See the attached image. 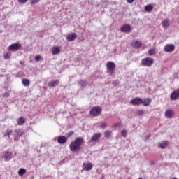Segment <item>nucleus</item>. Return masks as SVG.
Here are the masks:
<instances>
[{"label": "nucleus", "instance_id": "f257e3e1", "mask_svg": "<svg viewBox=\"0 0 179 179\" xmlns=\"http://www.w3.org/2000/svg\"><path fill=\"white\" fill-rule=\"evenodd\" d=\"M84 142L85 140H83L82 137H78L73 141L69 145L71 152H78L80 150V147L83 145Z\"/></svg>", "mask_w": 179, "mask_h": 179}, {"label": "nucleus", "instance_id": "f03ea898", "mask_svg": "<svg viewBox=\"0 0 179 179\" xmlns=\"http://www.w3.org/2000/svg\"><path fill=\"white\" fill-rule=\"evenodd\" d=\"M106 68L110 75L113 74L114 71H115V63H114V62H108L106 64Z\"/></svg>", "mask_w": 179, "mask_h": 179}, {"label": "nucleus", "instance_id": "7ed1b4c3", "mask_svg": "<svg viewBox=\"0 0 179 179\" xmlns=\"http://www.w3.org/2000/svg\"><path fill=\"white\" fill-rule=\"evenodd\" d=\"M153 58L152 57H146L141 60V64L143 66H152L153 65Z\"/></svg>", "mask_w": 179, "mask_h": 179}, {"label": "nucleus", "instance_id": "20e7f679", "mask_svg": "<svg viewBox=\"0 0 179 179\" xmlns=\"http://www.w3.org/2000/svg\"><path fill=\"white\" fill-rule=\"evenodd\" d=\"M101 107L100 106H95L93 107L90 110L91 115H93L94 117H97V115H100L101 114Z\"/></svg>", "mask_w": 179, "mask_h": 179}, {"label": "nucleus", "instance_id": "39448f33", "mask_svg": "<svg viewBox=\"0 0 179 179\" xmlns=\"http://www.w3.org/2000/svg\"><path fill=\"white\" fill-rule=\"evenodd\" d=\"M20 48H22V44L17 43H13L8 47L10 51H19Z\"/></svg>", "mask_w": 179, "mask_h": 179}, {"label": "nucleus", "instance_id": "423d86ee", "mask_svg": "<svg viewBox=\"0 0 179 179\" xmlns=\"http://www.w3.org/2000/svg\"><path fill=\"white\" fill-rule=\"evenodd\" d=\"M143 103V100L139 97L134 98L131 101V104H132V106H141V104Z\"/></svg>", "mask_w": 179, "mask_h": 179}, {"label": "nucleus", "instance_id": "0eeeda50", "mask_svg": "<svg viewBox=\"0 0 179 179\" xmlns=\"http://www.w3.org/2000/svg\"><path fill=\"white\" fill-rule=\"evenodd\" d=\"M132 30V28L131 27V25L126 24L121 27L120 31L122 33H129Z\"/></svg>", "mask_w": 179, "mask_h": 179}, {"label": "nucleus", "instance_id": "6e6552de", "mask_svg": "<svg viewBox=\"0 0 179 179\" xmlns=\"http://www.w3.org/2000/svg\"><path fill=\"white\" fill-rule=\"evenodd\" d=\"M2 159H5V162H9L12 159V152L9 151H5L1 156Z\"/></svg>", "mask_w": 179, "mask_h": 179}, {"label": "nucleus", "instance_id": "1a4fd4ad", "mask_svg": "<svg viewBox=\"0 0 179 179\" xmlns=\"http://www.w3.org/2000/svg\"><path fill=\"white\" fill-rule=\"evenodd\" d=\"M176 48V46L173 44H167L164 46L165 52H173Z\"/></svg>", "mask_w": 179, "mask_h": 179}, {"label": "nucleus", "instance_id": "9d476101", "mask_svg": "<svg viewBox=\"0 0 179 179\" xmlns=\"http://www.w3.org/2000/svg\"><path fill=\"white\" fill-rule=\"evenodd\" d=\"M57 142L59 145H65V143L68 142V138L64 136H59L57 137Z\"/></svg>", "mask_w": 179, "mask_h": 179}, {"label": "nucleus", "instance_id": "9b49d317", "mask_svg": "<svg viewBox=\"0 0 179 179\" xmlns=\"http://www.w3.org/2000/svg\"><path fill=\"white\" fill-rule=\"evenodd\" d=\"M179 97V89L174 90L170 96L171 100H177Z\"/></svg>", "mask_w": 179, "mask_h": 179}, {"label": "nucleus", "instance_id": "f8f14e48", "mask_svg": "<svg viewBox=\"0 0 179 179\" xmlns=\"http://www.w3.org/2000/svg\"><path fill=\"white\" fill-rule=\"evenodd\" d=\"M77 37L78 35L76 33L69 34L66 36V40L67 41H73Z\"/></svg>", "mask_w": 179, "mask_h": 179}, {"label": "nucleus", "instance_id": "ddd939ff", "mask_svg": "<svg viewBox=\"0 0 179 179\" xmlns=\"http://www.w3.org/2000/svg\"><path fill=\"white\" fill-rule=\"evenodd\" d=\"M101 138V133H96L90 140V142H97Z\"/></svg>", "mask_w": 179, "mask_h": 179}, {"label": "nucleus", "instance_id": "4468645a", "mask_svg": "<svg viewBox=\"0 0 179 179\" xmlns=\"http://www.w3.org/2000/svg\"><path fill=\"white\" fill-rule=\"evenodd\" d=\"M162 26L164 29H168L170 27V20L169 19H164L162 22Z\"/></svg>", "mask_w": 179, "mask_h": 179}, {"label": "nucleus", "instance_id": "2eb2a0df", "mask_svg": "<svg viewBox=\"0 0 179 179\" xmlns=\"http://www.w3.org/2000/svg\"><path fill=\"white\" fill-rule=\"evenodd\" d=\"M173 115H174V111H173L172 110H167L165 112V117H166V118H173Z\"/></svg>", "mask_w": 179, "mask_h": 179}, {"label": "nucleus", "instance_id": "dca6fc26", "mask_svg": "<svg viewBox=\"0 0 179 179\" xmlns=\"http://www.w3.org/2000/svg\"><path fill=\"white\" fill-rule=\"evenodd\" d=\"M15 132L17 136H18L19 138H20L24 135V131H23V129H17L15 130Z\"/></svg>", "mask_w": 179, "mask_h": 179}, {"label": "nucleus", "instance_id": "f3484780", "mask_svg": "<svg viewBox=\"0 0 179 179\" xmlns=\"http://www.w3.org/2000/svg\"><path fill=\"white\" fill-rule=\"evenodd\" d=\"M59 52H61V49L59 47L55 46L52 48V54L53 55H57V54H59Z\"/></svg>", "mask_w": 179, "mask_h": 179}, {"label": "nucleus", "instance_id": "a211bd4d", "mask_svg": "<svg viewBox=\"0 0 179 179\" xmlns=\"http://www.w3.org/2000/svg\"><path fill=\"white\" fill-rule=\"evenodd\" d=\"M169 146V141H162L161 143L159 144V148L161 149H166Z\"/></svg>", "mask_w": 179, "mask_h": 179}, {"label": "nucleus", "instance_id": "6ab92c4d", "mask_svg": "<svg viewBox=\"0 0 179 179\" xmlns=\"http://www.w3.org/2000/svg\"><path fill=\"white\" fill-rule=\"evenodd\" d=\"M59 83V80H56L54 81H50L48 83V86L50 87H55L57 86V85H58Z\"/></svg>", "mask_w": 179, "mask_h": 179}, {"label": "nucleus", "instance_id": "aec40b11", "mask_svg": "<svg viewBox=\"0 0 179 179\" xmlns=\"http://www.w3.org/2000/svg\"><path fill=\"white\" fill-rule=\"evenodd\" d=\"M134 48H141L142 47V42L141 41H136L133 43Z\"/></svg>", "mask_w": 179, "mask_h": 179}, {"label": "nucleus", "instance_id": "412c9836", "mask_svg": "<svg viewBox=\"0 0 179 179\" xmlns=\"http://www.w3.org/2000/svg\"><path fill=\"white\" fill-rule=\"evenodd\" d=\"M83 166L85 167L86 171H90L92 170V163L89 162L88 164L84 163Z\"/></svg>", "mask_w": 179, "mask_h": 179}, {"label": "nucleus", "instance_id": "4be33fe9", "mask_svg": "<svg viewBox=\"0 0 179 179\" xmlns=\"http://www.w3.org/2000/svg\"><path fill=\"white\" fill-rule=\"evenodd\" d=\"M145 12L150 13V12H152V10H153V6L151 4H148V5L145 6Z\"/></svg>", "mask_w": 179, "mask_h": 179}, {"label": "nucleus", "instance_id": "5701e85b", "mask_svg": "<svg viewBox=\"0 0 179 179\" xmlns=\"http://www.w3.org/2000/svg\"><path fill=\"white\" fill-rule=\"evenodd\" d=\"M150 103H152V99H150V98H147L146 99L143 101V104L145 107H148V106H149V104H150Z\"/></svg>", "mask_w": 179, "mask_h": 179}, {"label": "nucleus", "instance_id": "b1692460", "mask_svg": "<svg viewBox=\"0 0 179 179\" xmlns=\"http://www.w3.org/2000/svg\"><path fill=\"white\" fill-rule=\"evenodd\" d=\"M26 169H23V168H20L18 171V175L22 177V176H24V174H26Z\"/></svg>", "mask_w": 179, "mask_h": 179}, {"label": "nucleus", "instance_id": "393cba45", "mask_svg": "<svg viewBox=\"0 0 179 179\" xmlns=\"http://www.w3.org/2000/svg\"><path fill=\"white\" fill-rule=\"evenodd\" d=\"M22 85L24 86H26V87L29 86L30 85V80L29 79L24 78L22 80Z\"/></svg>", "mask_w": 179, "mask_h": 179}, {"label": "nucleus", "instance_id": "a878e982", "mask_svg": "<svg viewBox=\"0 0 179 179\" xmlns=\"http://www.w3.org/2000/svg\"><path fill=\"white\" fill-rule=\"evenodd\" d=\"M79 85L80 86H81L82 87H86V86H87V82H86V80H81L79 82Z\"/></svg>", "mask_w": 179, "mask_h": 179}, {"label": "nucleus", "instance_id": "bb28decb", "mask_svg": "<svg viewBox=\"0 0 179 179\" xmlns=\"http://www.w3.org/2000/svg\"><path fill=\"white\" fill-rule=\"evenodd\" d=\"M13 131L10 129H7V131L3 134V137L6 138V136H8L10 138V135L12 134Z\"/></svg>", "mask_w": 179, "mask_h": 179}, {"label": "nucleus", "instance_id": "cd10ccee", "mask_svg": "<svg viewBox=\"0 0 179 179\" xmlns=\"http://www.w3.org/2000/svg\"><path fill=\"white\" fill-rule=\"evenodd\" d=\"M17 121L18 125H22V124H24V122H25L24 118H23V117L18 118L17 120Z\"/></svg>", "mask_w": 179, "mask_h": 179}, {"label": "nucleus", "instance_id": "c85d7f7f", "mask_svg": "<svg viewBox=\"0 0 179 179\" xmlns=\"http://www.w3.org/2000/svg\"><path fill=\"white\" fill-rule=\"evenodd\" d=\"M111 134H113L112 131H105V138H110V136H111Z\"/></svg>", "mask_w": 179, "mask_h": 179}, {"label": "nucleus", "instance_id": "c756f323", "mask_svg": "<svg viewBox=\"0 0 179 179\" xmlns=\"http://www.w3.org/2000/svg\"><path fill=\"white\" fill-rule=\"evenodd\" d=\"M101 128H102V129H106V128H107V123L102 122H101Z\"/></svg>", "mask_w": 179, "mask_h": 179}, {"label": "nucleus", "instance_id": "7c9ffc66", "mask_svg": "<svg viewBox=\"0 0 179 179\" xmlns=\"http://www.w3.org/2000/svg\"><path fill=\"white\" fill-rule=\"evenodd\" d=\"M127 134H128V131L125 129H124L121 131V135H122V136H124V138H127Z\"/></svg>", "mask_w": 179, "mask_h": 179}, {"label": "nucleus", "instance_id": "2f4dec72", "mask_svg": "<svg viewBox=\"0 0 179 179\" xmlns=\"http://www.w3.org/2000/svg\"><path fill=\"white\" fill-rule=\"evenodd\" d=\"M40 0H31V5H36V3H38Z\"/></svg>", "mask_w": 179, "mask_h": 179}, {"label": "nucleus", "instance_id": "473e14b6", "mask_svg": "<svg viewBox=\"0 0 179 179\" xmlns=\"http://www.w3.org/2000/svg\"><path fill=\"white\" fill-rule=\"evenodd\" d=\"M155 51V49H150L149 51H148V55H154Z\"/></svg>", "mask_w": 179, "mask_h": 179}, {"label": "nucleus", "instance_id": "72a5a7b5", "mask_svg": "<svg viewBox=\"0 0 179 179\" xmlns=\"http://www.w3.org/2000/svg\"><path fill=\"white\" fill-rule=\"evenodd\" d=\"M137 114L138 115H143V114H145V112L143 110H138Z\"/></svg>", "mask_w": 179, "mask_h": 179}, {"label": "nucleus", "instance_id": "f704fd0d", "mask_svg": "<svg viewBox=\"0 0 179 179\" xmlns=\"http://www.w3.org/2000/svg\"><path fill=\"white\" fill-rule=\"evenodd\" d=\"M112 83L114 85V86H117V85H120V82H118V80H113Z\"/></svg>", "mask_w": 179, "mask_h": 179}, {"label": "nucleus", "instance_id": "c9c22d12", "mask_svg": "<svg viewBox=\"0 0 179 179\" xmlns=\"http://www.w3.org/2000/svg\"><path fill=\"white\" fill-rule=\"evenodd\" d=\"M150 134H148L147 136H145L144 141L146 142L147 141H149L150 139Z\"/></svg>", "mask_w": 179, "mask_h": 179}, {"label": "nucleus", "instance_id": "e433bc0d", "mask_svg": "<svg viewBox=\"0 0 179 179\" xmlns=\"http://www.w3.org/2000/svg\"><path fill=\"white\" fill-rule=\"evenodd\" d=\"M41 59V56L40 55H36L35 57V61H40Z\"/></svg>", "mask_w": 179, "mask_h": 179}, {"label": "nucleus", "instance_id": "4c0bfd02", "mask_svg": "<svg viewBox=\"0 0 179 179\" xmlns=\"http://www.w3.org/2000/svg\"><path fill=\"white\" fill-rule=\"evenodd\" d=\"M3 97L8 98L9 96V93L8 92H5L2 94Z\"/></svg>", "mask_w": 179, "mask_h": 179}, {"label": "nucleus", "instance_id": "58836bf2", "mask_svg": "<svg viewBox=\"0 0 179 179\" xmlns=\"http://www.w3.org/2000/svg\"><path fill=\"white\" fill-rule=\"evenodd\" d=\"M121 125V124L120 123H116L113 125V128H118V127H120Z\"/></svg>", "mask_w": 179, "mask_h": 179}, {"label": "nucleus", "instance_id": "ea45409f", "mask_svg": "<svg viewBox=\"0 0 179 179\" xmlns=\"http://www.w3.org/2000/svg\"><path fill=\"white\" fill-rule=\"evenodd\" d=\"M20 3H26L27 2V0H18Z\"/></svg>", "mask_w": 179, "mask_h": 179}, {"label": "nucleus", "instance_id": "a19ab883", "mask_svg": "<svg viewBox=\"0 0 179 179\" xmlns=\"http://www.w3.org/2000/svg\"><path fill=\"white\" fill-rule=\"evenodd\" d=\"M4 58H5V59H9V54L6 53V54L4 55Z\"/></svg>", "mask_w": 179, "mask_h": 179}, {"label": "nucleus", "instance_id": "79ce46f5", "mask_svg": "<svg viewBox=\"0 0 179 179\" xmlns=\"http://www.w3.org/2000/svg\"><path fill=\"white\" fill-rule=\"evenodd\" d=\"M134 0H127V1L128 2V3H132V2H134Z\"/></svg>", "mask_w": 179, "mask_h": 179}, {"label": "nucleus", "instance_id": "37998d69", "mask_svg": "<svg viewBox=\"0 0 179 179\" xmlns=\"http://www.w3.org/2000/svg\"><path fill=\"white\" fill-rule=\"evenodd\" d=\"M14 141H15L16 142H17V141H19V137H17H17H15V138H14Z\"/></svg>", "mask_w": 179, "mask_h": 179}, {"label": "nucleus", "instance_id": "c03bdc74", "mask_svg": "<svg viewBox=\"0 0 179 179\" xmlns=\"http://www.w3.org/2000/svg\"><path fill=\"white\" fill-rule=\"evenodd\" d=\"M73 134V132H69V133H68V136L69 137V136H72Z\"/></svg>", "mask_w": 179, "mask_h": 179}, {"label": "nucleus", "instance_id": "a18cd8bd", "mask_svg": "<svg viewBox=\"0 0 179 179\" xmlns=\"http://www.w3.org/2000/svg\"><path fill=\"white\" fill-rule=\"evenodd\" d=\"M138 179H143L142 178H139Z\"/></svg>", "mask_w": 179, "mask_h": 179}]
</instances>
